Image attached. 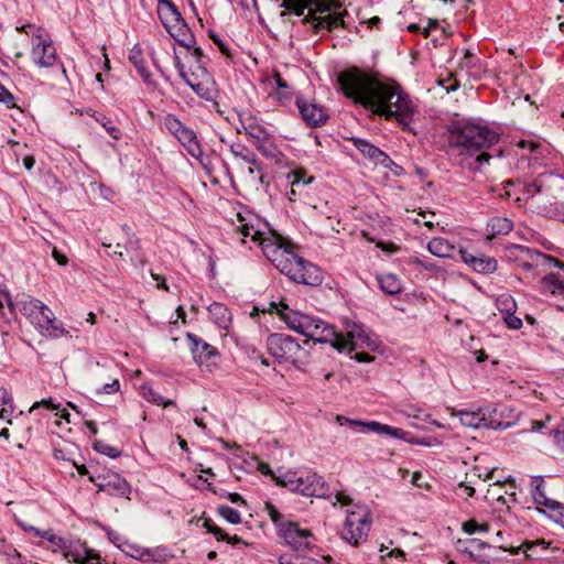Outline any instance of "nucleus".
<instances>
[{"label":"nucleus","mask_w":564,"mask_h":564,"mask_svg":"<svg viewBox=\"0 0 564 564\" xmlns=\"http://www.w3.org/2000/svg\"><path fill=\"white\" fill-rule=\"evenodd\" d=\"M338 82L345 96L355 104L386 120L395 119L403 130L415 134L411 122L417 113V107L397 82L381 80L377 74L356 67L341 73Z\"/></svg>","instance_id":"f257e3e1"},{"label":"nucleus","mask_w":564,"mask_h":564,"mask_svg":"<svg viewBox=\"0 0 564 564\" xmlns=\"http://www.w3.org/2000/svg\"><path fill=\"white\" fill-rule=\"evenodd\" d=\"M234 225L241 236L242 243L246 242V238L250 237L253 242L261 247L268 260L292 281L312 286L322 283L321 270L315 264L299 257L283 237L271 231L265 223L251 213H238L237 221Z\"/></svg>","instance_id":"f03ea898"},{"label":"nucleus","mask_w":564,"mask_h":564,"mask_svg":"<svg viewBox=\"0 0 564 564\" xmlns=\"http://www.w3.org/2000/svg\"><path fill=\"white\" fill-rule=\"evenodd\" d=\"M270 305L286 323L289 328L314 341L330 344L332 347L339 352L350 354L352 350L358 348H369L376 351L379 348L377 340L371 339L364 326L359 324L347 323L345 327V335H343L337 333L333 325L319 318L291 310L288 304L283 302H272Z\"/></svg>","instance_id":"7ed1b4c3"},{"label":"nucleus","mask_w":564,"mask_h":564,"mask_svg":"<svg viewBox=\"0 0 564 564\" xmlns=\"http://www.w3.org/2000/svg\"><path fill=\"white\" fill-rule=\"evenodd\" d=\"M499 137L496 132L474 123H455L449 130V145L460 155H476L477 162H488L490 154L486 149L496 144Z\"/></svg>","instance_id":"20e7f679"},{"label":"nucleus","mask_w":564,"mask_h":564,"mask_svg":"<svg viewBox=\"0 0 564 564\" xmlns=\"http://www.w3.org/2000/svg\"><path fill=\"white\" fill-rule=\"evenodd\" d=\"M280 7L292 10L296 15H303L307 10L305 21L313 24L316 32L333 31L344 26V15L336 10L340 7L334 0H281Z\"/></svg>","instance_id":"39448f33"},{"label":"nucleus","mask_w":564,"mask_h":564,"mask_svg":"<svg viewBox=\"0 0 564 564\" xmlns=\"http://www.w3.org/2000/svg\"><path fill=\"white\" fill-rule=\"evenodd\" d=\"M20 312L34 325L43 335L59 337L64 329L57 324L54 313L51 308L37 299L23 296L18 302Z\"/></svg>","instance_id":"423d86ee"},{"label":"nucleus","mask_w":564,"mask_h":564,"mask_svg":"<svg viewBox=\"0 0 564 564\" xmlns=\"http://www.w3.org/2000/svg\"><path fill=\"white\" fill-rule=\"evenodd\" d=\"M278 486L311 498H322L327 492L325 480L316 473L286 470L278 478Z\"/></svg>","instance_id":"0eeeda50"},{"label":"nucleus","mask_w":564,"mask_h":564,"mask_svg":"<svg viewBox=\"0 0 564 564\" xmlns=\"http://www.w3.org/2000/svg\"><path fill=\"white\" fill-rule=\"evenodd\" d=\"M158 14L166 31L176 42L186 48L194 46V36L173 2L161 0Z\"/></svg>","instance_id":"6e6552de"},{"label":"nucleus","mask_w":564,"mask_h":564,"mask_svg":"<svg viewBox=\"0 0 564 564\" xmlns=\"http://www.w3.org/2000/svg\"><path fill=\"white\" fill-rule=\"evenodd\" d=\"M269 354L280 364L288 362L295 365L301 361L305 351L300 343L288 334H271L267 338Z\"/></svg>","instance_id":"1a4fd4ad"},{"label":"nucleus","mask_w":564,"mask_h":564,"mask_svg":"<svg viewBox=\"0 0 564 564\" xmlns=\"http://www.w3.org/2000/svg\"><path fill=\"white\" fill-rule=\"evenodd\" d=\"M370 530L369 510L366 506L355 505L347 510L341 536L344 540L356 545L365 540Z\"/></svg>","instance_id":"9d476101"},{"label":"nucleus","mask_w":564,"mask_h":564,"mask_svg":"<svg viewBox=\"0 0 564 564\" xmlns=\"http://www.w3.org/2000/svg\"><path fill=\"white\" fill-rule=\"evenodd\" d=\"M164 127L185 148L187 153L195 158L203 156V148L194 130L185 126L175 115L167 113L163 119Z\"/></svg>","instance_id":"9b49d317"},{"label":"nucleus","mask_w":564,"mask_h":564,"mask_svg":"<svg viewBox=\"0 0 564 564\" xmlns=\"http://www.w3.org/2000/svg\"><path fill=\"white\" fill-rule=\"evenodd\" d=\"M186 338L192 356L198 367L203 371H213L217 367L219 357L217 348L192 333H187Z\"/></svg>","instance_id":"f8f14e48"},{"label":"nucleus","mask_w":564,"mask_h":564,"mask_svg":"<svg viewBox=\"0 0 564 564\" xmlns=\"http://www.w3.org/2000/svg\"><path fill=\"white\" fill-rule=\"evenodd\" d=\"M56 48L52 40L44 35L42 29H36L32 39L31 58L39 66L47 68L56 61Z\"/></svg>","instance_id":"ddd939ff"},{"label":"nucleus","mask_w":564,"mask_h":564,"mask_svg":"<svg viewBox=\"0 0 564 564\" xmlns=\"http://www.w3.org/2000/svg\"><path fill=\"white\" fill-rule=\"evenodd\" d=\"M279 535L295 551L302 552L312 545V533L302 529L295 522H285L279 525Z\"/></svg>","instance_id":"4468645a"},{"label":"nucleus","mask_w":564,"mask_h":564,"mask_svg":"<svg viewBox=\"0 0 564 564\" xmlns=\"http://www.w3.org/2000/svg\"><path fill=\"white\" fill-rule=\"evenodd\" d=\"M507 257L518 262L525 269H531L541 264H545L546 260H551V256H546L540 251L530 249L521 245H511L507 248Z\"/></svg>","instance_id":"2eb2a0df"},{"label":"nucleus","mask_w":564,"mask_h":564,"mask_svg":"<svg viewBox=\"0 0 564 564\" xmlns=\"http://www.w3.org/2000/svg\"><path fill=\"white\" fill-rule=\"evenodd\" d=\"M63 557L76 564H100V556L79 541L68 542Z\"/></svg>","instance_id":"dca6fc26"},{"label":"nucleus","mask_w":564,"mask_h":564,"mask_svg":"<svg viewBox=\"0 0 564 564\" xmlns=\"http://www.w3.org/2000/svg\"><path fill=\"white\" fill-rule=\"evenodd\" d=\"M296 106L304 121L312 127H317L324 123L328 118V115L323 107L303 98L296 99Z\"/></svg>","instance_id":"f3484780"},{"label":"nucleus","mask_w":564,"mask_h":564,"mask_svg":"<svg viewBox=\"0 0 564 564\" xmlns=\"http://www.w3.org/2000/svg\"><path fill=\"white\" fill-rule=\"evenodd\" d=\"M459 253L463 261L476 272L489 274L494 273L498 268V263L495 258L485 256L482 253L475 256L465 249H460Z\"/></svg>","instance_id":"a211bd4d"},{"label":"nucleus","mask_w":564,"mask_h":564,"mask_svg":"<svg viewBox=\"0 0 564 564\" xmlns=\"http://www.w3.org/2000/svg\"><path fill=\"white\" fill-rule=\"evenodd\" d=\"M351 142L365 158L369 159L375 164H381L384 167H389L392 163L391 159L383 151L369 141L360 138H351Z\"/></svg>","instance_id":"6ab92c4d"},{"label":"nucleus","mask_w":564,"mask_h":564,"mask_svg":"<svg viewBox=\"0 0 564 564\" xmlns=\"http://www.w3.org/2000/svg\"><path fill=\"white\" fill-rule=\"evenodd\" d=\"M530 485L531 494L536 505L545 508H556L558 506V501L546 495L545 480L543 476H531Z\"/></svg>","instance_id":"aec40b11"},{"label":"nucleus","mask_w":564,"mask_h":564,"mask_svg":"<svg viewBox=\"0 0 564 564\" xmlns=\"http://www.w3.org/2000/svg\"><path fill=\"white\" fill-rule=\"evenodd\" d=\"M173 55L178 74L185 80V83L200 82L204 77H212V75L203 65H195L194 67L191 66L189 70H186L185 66L181 62V58L176 54L175 47H173Z\"/></svg>","instance_id":"412c9836"},{"label":"nucleus","mask_w":564,"mask_h":564,"mask_svg":"<svg viewBox=\"0 0 564 564\" xmlns=\"http://www.w3.org/2000/svg\"><path fill=\"white\" fill-rule=\"evenodd\" d=\"M40 410L45 412L41 417L43 420L50 421L52 416H54L56 419L59 417L69 422V412L66 409L61 408L59 404H53L51 400H42L40 402H35L30 408V413H34Z\"/></svg>","instance_id":"4be33fe9"},{"label":"nucleus","mask_w":564,"mask_h":564,"mask_svg":"<svg viewBox=\"0 0 564 564\" xmlns=\"http://www.w3.org/2000/svg\"><path fill=\"white\" fill-rule=\"evenodd\" d=\"M364 429H366L368 432H373L377 434H384L391 437L401 438L409 443L419 444V445H425L431 446L432 444L430 442L420 441L416 438L409 437L408 433L403 432L400 427H393L391 425H361Z\"/></svg>","instance_id":"5701e85b"},{"label":"nucleus","mask_w":564,"mask_h":564,"mask_svg":"<svg viewBox=\"0 0 564 564\" xmlns=\"http://www.w3.org/2000/svg\"><path fill=\"white\" fill-rule=\"evenodd\" d=\"M210 321L223 330H228L231 326L232 316L226 305L214 302L208 306Z\"/></svg>","instance_id":"b1692460"},{"label":"nucleus","mask_w":564,"mask_h":564,"mask_svg":"<svg viewBox=\"0 0 564 564\" xmlns=\"http://www.w3.org/2000/svg\"><path fill=\"white\" fill-rule=\"evenodd\" d=\"M128 58L134 65L138 73L142 77L143 82L149 86H153L155 84L153 76H152L151 72L148 69V67L145 66V61H144V57L142 54V48L139 44H135L130 50Z\"/></svg>","instance_id":"393cba45"},{"label":"nucleus","mask_w":564,"mask_h":564,"mask_svg":"<svg viewBox=\"0 0 564 564\" xmlns=\"http://www.w3.org/2000/svg\"><path fill=\"white\" fill-rule=\"evenodd\" d=\"M100 490L112 496L126 498H128L131 492L129 484L119 475L109 477L105 484L100 485Z\"/></svg>","instance_id":"a878e982"},{"label":"nucleus","mask_w":564,"mask_h":564,"mask_svg":"<svg viewBox=\"0 0 564 564\" xmlns=\"http://www.w3.org/2000/svg\"><path fill=\"white\" fill-rule=\"evenodd\" d=\"M513 228L512 221L507 217L495 216L488 223L486 227L488 239H494L500 235L509 234Z\"/></svg>","instance_id":"bb28decb"},{"label":"nucleus","mask_w":564,"mask_h":564,"mask_svg":"<svg viewBox=\"0 0 564 564\" xmlns=\"http://www.w3.org/2000/svg\"><path fill=\"white\" fill-rule=\"evenodd\" d=\"M230 152L232 153V155L236 159H240L241 161H243L248 165L256 166L257 173H258V178H259L260 182H262V177H263L262 174H261L262 169H261V165H260L258 159L256 158V155L252 152H250L241 143H232L230 145Z\"/></svg>","instance_id":"cd10ccee"},{"label":"nucleus","mask_w":564,"mask_h":564,"mask_svg":"<svg viewBox=\"0 0 564 564\" xmlns=\"http://www.w3.org/2000/svg\"><path fill=\"white\" fill-rule=\"evenodd\" d=\"M36 535L42 538V544L52 552H61L64 554L67 541L50 531H41L34 529Z\"/></svg>","instance_id":"c85d7f7f"},{"label":"nucleus","mask_w":564,"mask_h":564,"mask_svg":"<svg viewBox=\"0 0 564 564\" xmlns=\"http://www.w3.org/2000/svg\"><path fill=\"white\" fill-rule=\"evenodd\" d=\"M118 549H120L128 556L141 560L143 562H149L152 557L151 552L148 549L128 540H124L122 543L118 544Z\"/></svg>","instance_id":"c756f323"},{"label":"nucleus","mask_w":564,"mask_h":564,"mask_svg":"<svg viewBox=\"0 0 564 564\" xmlns=\"http://www.w3.org/2000/svg\"><path fill=\"white\" fill-rule=\"evenodd\" d=\"M427 250L438 258H451L454 254L455 247L445 238H433L427 243Z\"/></svg>","instance_id":"7c9ffc66"},{"label":"nucleus","mask_w":564,"mask_h":564,"mask_svg":"<svg viewBox=\"0 0 564 564\" xmlns=\"http://www.w3.org/2000/svg\"><path fill=\"white\" fill-rule=\"evenodd\" d=\"M200 82L186 83L198 97L213 100L215 97V82L213 77H204Z\"/></svg>","instance_id":"2f4dec72"},{"label":"nucleus","mask_w":564,"mask_h":564,"mask_svg":"<svg viewBox=\"0 0 564 564\" xmlns=\"http://www.w3.org/2000/svg\"><path fill=\"white\" fill-rule=\"evenodd\" d=\"M381 290L390 295L399 294L402 291L401 280L393 273H387L378 276Z\"/></svg>","instance_id":"473e14b6"},{"label":"nucleus","mask_w":564,"mask_h":564,"mask_svg":"<svg viewBox=\"0 0 564 564\" xmlns=\"http://www.w3.org/2000/svg\"><path fill=\"white\" fill-rule=\"evenodd\" d=\"M257 150L264 156L274 160L275 162H281L282 152L278 149V147L272 142L269 134H267L260 142L256 145Z\"/></svg>","instance_id":"72a5a7b5"},{"label":"nucleus","mask_w":564,"mask_h":564,"mask_svg":"<svg viewBox=\"0 0 564 564\" xmlns=\"http://www.w3.org/2000/svg\"><path fill=\"white\" fill-rule=\"evenodd\" d=\"M13 399L4 389L0 388V420L12 423Z\"/></svg>","instance_id":"f704fd0d"},{"label":"nucleus","mask_w":564,"mask_h":564,"mask_svg":"<svg viewBox=\"0 0 564 564\" xmlns=\"http://www.w3.org/2000/svg\"><path fill=\"white\" fill-rule=\"evenodd\" d=\"M544 291L552 294H564V282L561 281V275L550 273L545 275L541 281Z\"/></svg>","instance_id":"c9c22d12"},{"label":"nucleus","mask_w":564,"mask_h":564,"mask_svg":"<svg viewBox=\"0 0 564 564\" xmlns=\"http://www.w3.org/2000/svg\"><path fill=\"white\" fill-rule=\"evenodd\" d=\"M496 305L502 316L509 314L510 312H516L517 310V303L514 299L508 293L500 294L496 300Z\"/></svg>","instance_id":"e433bc0d"},{"label":"nucleus","mask_w":564,"mask_h":564,"mask_svg":"<svg viewBox=\"0 0 564 564\" xmlns=\"http://www.w3.org/2000/svg\"><path fill=\"white\" fill-rule=\"evenodd\" d=\"M141 393L144 399H147L148 401H150L154 404L163 405V406H167V405L172 404L171 400H165L161 394L155 392L153 390V388L149 384L141 386Z\"/></svg>","instance_id":"4c0bfd02"},{"label":"nucleus","mask_w":564,"mask_h":564,"mask_svg":"<svg viewBox=\"0 0 564 564\" xmlns=\"http://www.w3.org/2000/svg\"><path fill=\"white\" fill-rule=\"evenodd\" d=\"M94 448L99 454L105 455L110 458H117L121 455V451L119 448L113 447L104 441H95Z\"/></svg>","instance_id":"58836bf2"},{"label":"nucleus","mask_w":564,"mask_h":564,"mask_svg":"<svg viewBox=\"0 0 564 564\" xmlns=\"http://www.w3.org/2000/svg\"><path fill=\"white\" fill-rule=\"evenodd\" d=\"M462 529L467 534L484 533L489 531V525L486 522H478L470 519L463 523Z\"/></svg>","instance_id":"ea45409f"},{"label":"nucleus","mask_w":564,"mask_h":564,"mask_svg":"<svg viewBox=\"0 0 564 564\" xmlns=\"http://www.w3.org/2000/svg\"><path fill=\"white\" fill-rule=\"evenodd\" d=\"M218 514L231 524H238L241 522V517L237 510L229 506H219Z\"/></svg>","instance_id":"a19ab883"},{"label":"nucleus","mask_w":564,"mask_h":564,"mask_svg":"<svg viewBox=\"0 0 564 564\" xmlns=\"http://www.w3.org/2000/svg\"><path fill=\"white\" fill-rule=\"evenodd\" d=\"M280 564H327L325 558L322 561H316L311 557H300V556H289V555H282L279 560Z\"/></svg>","instance_id":"79ce46f5"},{"label":"nucleus","mask_w":564,"mask_h":564,"mask_svg":"<svg viewBox=\"0 0 564 564\" xmlns=\"http://www.w3.org/2000/svg\"><path fill=\"white\" fill-rule=\"evenodd\" d=\"M243 129L246 134L252 139L254 145L268 134L262 127L256 124L243 126Z\"/></svg>","instance_id":"37998d69"},{"label":"nucleus","mask_w":564,"mask_h":564,"mask_svg":"<svg viewBox=\"0 0 564 564\" xmlns=\"http://www.w3.org/2000/svg\"><path fill=\"white\" fill-rule=\"evenodd\" d=\"M554 446L564 452V425H558L550 432Z\"/></svg>","instance_id":"c03bdc74"},{"label":"nucleus","mask_w":564,"mask_h":564,"mask_svg":"<svg viewBox=\"0 0 564 564\" xmlns=\"http://www.w3.org/2000/svg\"><path fill=\"white\" fill-rule=\"evenodd\" d=\"M264 511L270 517L271 521L275 524L276 529L279 530V525L284 524L285 522H282V514L279 512V510L270 502L264 503Z\"/></svg>","instance_id":"a18cd8bd"},{"label":"nucleus","mask_w":564,"mask_h":564,"mask_svg":"<svg viewBox=\"0 0 564 564\" xmlns=\"http://www.w3.org/2000/svg\"><path fill=\"white\" fill-rule=\"evenodd\" d=\"M291 185L292 187L296 186V185H300V184H308L312 182V177H307L305 178V173L303 171H295L291 174ZM291 194L292 196H295V192H294V188L291 189Z\"/></svg>","instance_id":"49530a36"},{"label":"nucleus","mask_w":564,"mask_h":564,"mask_svg":"<svg viewBox=\"0 0 564 564\" xmlns=\"http://www.w3.org/2000/svg\"><path fill=\"white\" fill-rule=\"evenodd\" d=\"M458 495L465 498H469L475 492V482L471 479H467V481H462L458 484Z\"/></svg>","instance_id":"de8ad7c7"},{"label":"nucleus","mask_w":564,"mask_h":564,"mask_svg":"<svg viewBox=\"0 0 564 564\" xmlns=\"http://www.w3.org/2000/svg\"><path fill=\"white\" fill-rule=\"evenodd\" d=\"M459 420L462 423H471L473 421H485V414H482L480 411L478 412H469V411H460L459 412Z\"/></svg>","instance_id":"09e8293b"},{"label":"nucleus","mask_w":564,"mask_h":564,"mask_svg":"<svg viewBox=\"0 0 564 564\" xmlns=\"http://www.w3.org/2000/svg\"><path fill=\"white\" fill-rule=\"evenodd\" d=\"M516 312H510L502 316L507 326L511 329H520L522 327V321L520 317L514 315Z\"/></svg>","instance_id":"8fccbe9b"},{"label":"nucleus","mask_w":564,"mask_h":564,"mask_svg":"<svg viewBox=\"0 0 564 564\" xmlns=\"http://www.w3.org/2000/svg\"><path fill=\"white\" fill-rule=\"evenodd\" d=\"M552 511L551 518L552 520L564 528V507L558 502L556 508H549Z\"/></svg>","instance_id":"3c124183"},{"label":"nucleus","mask_w":564,"mask_h":564,"mask_svg":"<svg viewBox=\"0 0 564 564\" xmlns=\"http://www.w3.org/2000/svg\"><path fill=\"white\" fill-rule=\"evenodd\" d=\"M257 469L265 476H269L276 485H278V478L282 473L279 475H275V473L270 468V466L267 463L263 462H257Z\"/></svg>","instance_id":"603ef678"},{"label":"nucleus","mask_w":564,"mask_h":564,"mask_svg":"<svg viewBox=\"0 0 564 564\" xmlns=\"http://www.w3.org/2000/svg\"><path fill=\"white\" fill-rule=\"evenodd\" d=\"M8 307L10 312L13 311V303L11 301L10 294L0 286V312L2 313L4 307Z\"/></svg>","instance_id":"864d4df0"},{"label":"nucleus","mask_w":564,"mask_h":564,"mask_svg":"<svg viewBox=\"0 0 564 564\" xmlns=\"http://www.w3.org/2000/svg\"><path fill=\"white\" fill-rule=\"evenodd\" d=\"M0 102L6 104L8 107H14L13 95L0 83Z\"/></svg>","instance_id":"5fc2aeb1"},{"label":"nucleus","mask_w":564,"mask_h":564,"mask_svg":"<svg viewBox=\"0 0 564 564\" xmlns=\"http://www.w3.org/2000/svg\"><path fill=\"white\" fill-rule=\"evenodd\" d=\"M204 527L208 530V532L213 533L218 540H225L227 534L218 527L213 524L209 520H205Z\"/></svg>","instance_id":"6e6d98bb"},{"label":"nucleus","mask_w":564,"mask_h":564,"mask_svg":"<svg viewBox=\"0 0 564 564\" xmlns=\"http://www.w3.org/2000/svg\"><path fill=\"white\" fill-rule=\"evenodd\" d=\"M538 546H540L542 549V551L546 550V543L543 540L539 541L535 545L527 543L525 544V550H524L525 555L528 557H536L538 553L535 552V549Z\"/></svg>","instance_id":"4d7b16f0"},{"label":"nucleus","mask_w":564,"mask_h":564,"mask_svg":"<svg viewBox=\"0 0 564 564\" xmlns=\"http://www.w3.org/2000/svg\"><path fill=\"white\" fill-rule=\"evenodd\" d=\"M540 191L541 188L536 182H532L523 186V193L527 197H534L538 193H540Z\"/></svg>","instance_id":"13d9d810"},{"label":"nucleus","mask_w":564,"mask_h":564,"mask_svg":"<svg viewBox=\"0 0 564 564\" xmlns=\"http://www.w3.org/2000/svg\"><path fill=\"white\" fill-rule=\"evenodd\" d=\"M120 389V383L118 379H113L112 382L106 383L101 388V392L106 394H112L115 392H118Z\"/></svg>","instance_id":"bf43d9fd"},{"label":"nucleus","mask_w":564,"mask_h":564,"mask_svg":"<svg viewBox=\"0 0 564 564\" xmlns=\"http://www.w3.org/2000/svg\"><path fill=\"white\" fill-rule=\"evenodd\" d=\"M419 216L422 217V220H420L419 218H415L414 221L416 224L423 223L430 229L433 228V226H434V223L432 220V218L434 217L433 213H419Z\"/></svg>","instance_id":"052dcab7"},{"label":"nucleus","mask_w":564,"mask_h":564,"mask_svg":"<svg viewBox=\"0 0 564 564\" xmlns=\"http://www.w3.org/2000/svg\"><path fill=\"white\" fill-rule=\"evenodd\" d=\"M52 256L59 265H66L68 263L67 257L55 247L53 248Z\"/></svg>","instance_id":"680f3d73"},{"label":"nucleus","mask_w":564,"mask_h":564,"mask_svg":"<svg viewBox=\"0 0 564 564\" xmlns=\"http://www.w3.org/2000/svg\"><path fill=\"white\" fill-rule=\"evenodd\" d=\"M106 131L115 139L118 140L120 138L118 129L109 121L101 122Z\"/></svg>","instance_id":"e2e57ef3"},{"label":"nucleus","mask_w":564,"mask_h":564,"mask_svg":"<svg viewBox=\"0 0 564 564\" xmlns=\"http://www.w3.org/2000/svg\"><path fill=\"white\" fill-rule=\"evenodd\" d=\"M109 540L118 547V544L122 543L124 540L120 536V534L116 531L108 530L107 531Z\"/></svg>","instance_id":"0e129e2a"},{"label":"nucleus","mask_w":564,"mask_h":564,"mask_svg":"<svg viewBox=\"0 0 564 564\" xmlns=\"http://www.w3.org/2000/svg\"><path fill=\"white\" fill-rule=\"evenodd\" d=\"M336 503H340L341 506H349L351 503V498L343 492H338L336 495Z\"/></svg>","instance_id":"69168bd1"},{"label":"nucleus","mask_w":564,"mask_h":564,"mask_svg":"<svg viewBox=\"0 0 564 564\" xmlns=\"http://www.w3.org/2000/svg\"><path fill=\"white\" fill-rule=\"evenodd\" d=\"M351 358H354L355 360H357L358 362H369L371 361L373 358L367 354V352H357L355 356H352Z\"/></svg>","instance_id":"338daca9"},{"label":"nucleus","mask_w":564,"mask_h":564,"mask_svg":"<svg viewBox=\"0 0 564 564\" xmlns=\"http://www.w3.org/2000/svg\"><path fill=\"white\" fill-rule=\"evenodd\" d=\"M36 29H39V28H37V26H35V25H32V24L22 25V26H18V28H17V30H18L19 32H24V33H26V34L32 33V36H33L34 34H36Z\"/></svg>","instance_id":"774afa93"}]
</instances>
